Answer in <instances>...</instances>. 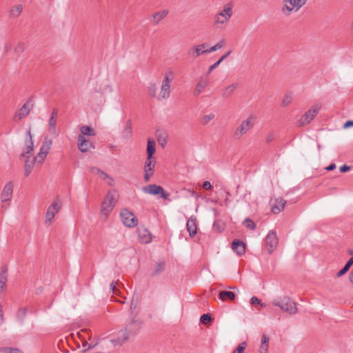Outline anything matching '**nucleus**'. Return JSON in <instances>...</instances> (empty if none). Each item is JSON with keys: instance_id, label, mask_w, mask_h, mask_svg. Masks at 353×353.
<instances>
[{"instance_id": "obj_47", "label": "nucleus", "mask_w": 353, "mask_h": 353, "mask_svg": "<svg viewBox=\"0 0 353 353\" xmlns=\"http://www.w3.org/2000/svg\"><path fill=\"white\" fill-rule=\"evenodd\" d=\"M294 1L296 3V6L300 10L302 7H303L307 3V2L309 0H294Z\"/></svg>"}, {"instance_id": "obj_38", "label": "nucleus", "mask_w": 353, "mask_h": 353, "mask_svg": "<svg viewBox=\"0 0 353 353\" xmlns=\"http://www.w3.org/2000/svg\"><path fill=\"white\" fill-rule=\"evenodd\" d=\"M25 50V44L23 42H18L14 48V53L17 57L20 56Z\"/></svg>"}, {"instance_id": "obj_62", "label": "nucleus", "mask_w": 353, "mask_h": 353, "mask_svg": "<svg viewBox=\"0 0 353 353\" xmlns=\"http://www.w3.org/2000/svg\"><path fill=\"white\" fill-rule=\"evenodd\" d=\"M86 346H88V347L86 348L87 350H89L91 348V345H88L86 341L83 342V347L85 348Z\"/></svg>"}, {"instance_id": "obj_30", "label": "nucleus", "mask_w": 353, "mask_h": 353, "mask_svg": "<svg viewBox=\"0 0 353 353\" xmlns=\"http://www.w3.org/2000/svg\"><path fill=\"white\" fill-rule=\"evenodd\" d=\"M35 164V162L32 159H30L29 156L26 157V160L24 164V174L26 176H28L31 174Z\"/></svg>"}, {"instance_id": "obj_64", "label": "nucleus", "mask_w": 353, "mask_h": 353, "mask_svg": "<svg viewBox=\"0 0 353 353\" xmlns=\"http://www.w3.org/2000/svg\"><path fill=\"white\" fill-rule=\"evenodd\" d=\"M272 140V135H269L267 139H266V142H270Z\"/></svg>"}, {"instance_id": "obj_10", "label": "nucleus", "mask_w": 353, "mask_h": 353, "mask_svg": "<svg viewBox=\"0 0 353 353\" xmlns=\"http://www.w3.org/2000/svg\"><path fill=\"white\" fill-rule=\"evenodd\" d=\"M265 245L269 254H272L276 248L279 243L276 233L274 230H270L265 236Z\"/></svg>"}, {"instance_id": "obj_35", "label": "nucleus", "mask_w": 353, "mask_h": 353, "mask_svg": "<svg viewBox=\"0 0 353 353\" xmlns=\"http://www.w3.org/2000/svg\"><path fill=\"white\" fill-rule=\"evenodd\" d=\"M353 264V257H351L346 263L345 266L336 274L337 277H341L344 275L350 268Z\"/></svg>"}, {"instance_id": "obj_5", "label": "nucleus", "mask_w": 353, "mask_h": 353, "mask_svg": "<svg viewBox=\"0 0 353 353\" xmlns=\"http://www.w3.org/2000/svg\"><path fill=\"white\" fill-rule=\"evenodd\" d=\"M232 14V5L231 3L224 5L223 10L214 16V23L215 25L226 24L230 21Z\"/></svg>"}, {"instance_id": "obj_22", "label": "nucleus", "mask_w": 353, "mask_h": 353, "mask_svg": "<svg viewBox=\"0 0 353 353\" xmlns=\"http://www.w3.org/2000/svg\"><path fill=\"white\" fill-rule=\"evenodd\" d=\"M57 110L54 109L51 113L50 119L48 121L49 132L52 134H57Z\"/></svg>"}, {"instance_id": "obj_40", "label": "nucleus", "mask_w": 353, "mask_h": 353, "mask_svg": "<svg viewBox=\"0 0 353 353\" xmlns=\"http://www.w3.org/2000/svg\"><path fill=\"white\" fill-rule=\"evenodd\" d=\"M244 226L251 230H254L256 228L254 222L250 218H246L243 221Z\"/></svg>"}, {"instance_id": "obj_7", "label": "nucleus", "mask_w": 353, "mask_h": 353, "mask_svg": "<svg viewBox=\"0 0 353 353\" xmlns=\"http://www.w3.org/2000/svg\"><path fill=\"white\" fill-rule=\"evenodd\" d=\"M120 216L122 223L128 228H134L138 224V219L133 212L127 210L123 209L121 211Z\"/></svg>"}, {"instance_id": "obj_46", "label": "nucleus", "mask_w": 353, "mask_h": 353, "mask_svg": "<svg viewBox=\"0 0 353 353\" xmlns=\"http://www.w3.org/2000/svg\"><path fill=\"white\" fill-rule=\"evenodd\" d=\"M246 346H247L246 342H243L238 345V347L234 352L235 353H243Z\"/></svg>"}, {"instance_id": "obj_52", "label": "nucleus", "mask_w": 353, "mask_h": 353, "mask_svg": "<svg viewBox=\"0 0 353 353\" xmlns=\"http://www.w3.org/2000/svg\"><path fill=\"white\" fill-rule=\"evenodd\" d=\"M221 63L218 62V61L216 62H215L214 64H212L210 68H209V70H208V74H210V72H212V71L215 69L216 68H217L219 64Z\"/></svg>"}, {"instance_id": "obj_24", "label": "nucleus", "mask_w": 353, "mask_h": 353, "mask_svg": "<svg viewBox=\"0 0 353 353\" xmlns=\"http://www.w3.org/2000/svg\"><path fill=\"white\" fill-rule=\"evenodd\" d=\"M165 269V263L163 261H159L154 263L152 267L151 276H157L161 274Z\"/></svg>"}, {"instance_id": "obj_25", "label": "nucleus", "mask_w": 353, "mask_h": 353, "mask_svg": "<svg viewBox=\"0 0 353 353\" xmlns=\"http://www.w3.org/2000/svg\"><path fill=\"white\" fill-rule=\"evenodd\" d=\"M90 171L91 173H92L94 174L100 176L101 177L103 178V180H106V179L110 180V182H108L109 185H113L112 184L113 179L110 176H109L107 173H105L104 171H103L102 170H101L98 168H96V167H91L90 168Z\"/></svg>"}, {"instance_id": "obj_15", "label": "nucleus", "mask_w": 353, "mask_h": 353, "mask_svg": "<svg viewBox=\"0 0 353 353\" xmlns=\"http://www.w3.org/2000/svg\"><path fill=\"white\" fill-rule=\"evenodd\" d=\"M24 152L21 153V157H26V154H30L34 150V143L32 141V136L31 130L29 129L26 132V139L25 140V149Z\"/></svg>"}, {"instance_id": "obj_59", "label": "nucleus", "mask_w": 353, "mask_h": 353, "mask_svg": "<svg viewBox=\"0 0 353 353\" xmlns=\"http://www.w3.org/2000/svg\"><path fill=\"white\" fill-rule=\"evenodd\" d=\"M3 312H2V307H1V305L0 304V325L3 323Z\"/></svg>"}, {"instance_id": "obj_20", "label": "nucleus", "mask_w": 353, "mask_h": 353, "mask_svg": "<svg viewBox=\"0 0 353 353\" xmlns=\"http://www.w3.org/2000/svg\"><path fill=\"white\" fill-rule=\"evenodd\" d=\"M196 216H191L187 221L186 228L191 237L194 236L197 233V226L196 224Z\"/></svg>"}, {"instance_id": "obj_32", "label": "nucleus", "mask_w": 353, "mask_h": 353, "mask_svg": "<svg viewBox=\"0 0 353 353\" xmlns=\"http://www.w3.org/2000/svg\"><path fill=\"white\" fill-rule=\"evenodd\" d=\"M156 143L155 142L149 139L148 140V145H147V158L153 159V154L156 151Z\"/></svg>"}, {"instance_id": "obj_43", "label": "nucleus", "mask_w": 353, "mask_h": 353, "mask_svg": "<svg viewBox=\"0 0 353 353\" xmlns=\"http://www.w3.org/2000/svg\"><path fill=\"white\" fill-rule=\"evenodd\" d=\"M292 99V95L290 94H286L282 100V105L283 107L288 106V105L290 104Z\"/></svg>"}, {"instance_id": "obj_44", "label": "nucleus", "mask_w": 353, "mask_h": 353, "mask_svg": "<svg viewBox=\"0 0 353 353\" xmlns=\"http://www.w3.org/2000/svg\"><path fill=\"white\" fill-rule=\"evenodd\" d=\"M212 321V317L210 314H204L200 318V322L203 324H207Z\"/></svg>"}, {"instance_id": "obj_34", "label": "nucleus", "mask_w": 353, "mask_h": 353, "mask_svg": "<svg viewBox=\"0 0 353 353\" xmlns=\"http://www.w3.org/2000/svg\"><path fill=\"white\" fill-rule=\"evenodd\" d=\"M7 282V268H3L0 273V293L4 290Z\"/></svg>"}, {"instance_id": "obj_39", "label": "nucleus", "mask_w": 353, "mask_h": 353, "mask_svg": "<svg viewBox=\"0 0 353 353\" xmlns=\"http://www.w3.org/2000/svg\"><path fill=\"white\" fill-rule=\"evenodd\" d=\"M123 137L125 138H130L132 134V122L130 120H128L126 123V125L125 130H123Z\"/></svg>"}, {"instance_id": "obj_50", "label": "nucleus", "mask_w": 353, "mask_h": 353, "mask_svg": "<svg viewBox=\"0 0 353 353\" xmlns=\"http://www.w3.org/2000/svg\"><path fill=\"white\" fill-rule=\"evenodd\" d=\"M351 167L347 165H343L340 167L339 170L341 172H346L349 170H350Z\"/></svg>"}, {"instance_id": "obj_41", "label": "nucleus", "mask_w": 353, "mask_h": 353, "mask_svg": "<svg viewBox=\"0 0 353 353\" xmlns=\"http://www.w3.org/2000/svg\"><path fill=\"white\" fill-rule=\"evenodd\" d=\"M225 45V41L223 40L220 41L214 46H212L210 48L208 49L209 53L216 51L217 50L221 49Z\"/></svg>"}, {"instance_id": "obj_27", "label": "nucleus", "mask_w": 353, "mask_h": 353, "mask_svg": "<svg viewBox=\"0 0 353 353\" xmlns=\"http://www.w3.org/2000/svg\"><path fill=\"white\" fill-rule=\"evenodd\" d=\"M238 85V83H234L224 88L222 90V97L224 99L229 98L233 94Z\"/></svg>"}, {"instance_id": "obj_23", "label": "nucleus", "mask_w": 353, "mask_h": 353, "mask_svg": "<svg viewBox=\"0 0 353 353\" xmlns=\"http://www.w3.org/2000/svg\"><path fill=\"white\" fill-rule=\"evenodd\" d=\"M232 248L239 256H241L245 254V244L243 241L235 240L232 242Z\"/></svg>"}, {"instance_id": "obj_57", "label": "nucleus", "mask_w": 353, "mask_h": 353, "mask_svg": "<svg viewBox=\"0 0 353 353\" xmlns=\"http://www.w3.org/2000/svg\"><path fill=\"white\" fill-rule=\"evenodd\" d=\"M8 353H22V352L16 348H10Z\"/></svg>"}, {"instance_id": "obj_8", "label": "nucleus", "mask_w": 353, "mask_h": 353, "mask_svg": "<svg viewBox=\"0 0 353 353\" xmlns=\"http://www.w3.org/2000/svg\"><path fill=\"white\" fill-rule=\"evenodd\" d=\"M61 201L59 198L55 199L52 204L48 208L46 214V223L50 225L55 215L61 208Z\"/></svg>"}, {"instance_id": "obj_18", "label": "nucleus", "mask_w": 353, "mask_h": 353, "mask_svg": "<svg viewBox=\"0 0 353 353\" xmlns=\"http://www.w3.org/2000/svg\"><path fill=\"white\" fill-rule=\"evenodd\" d=\"M139 239L143 243H148L152 241V235L150 231L145 228H139L138 229Z\"/></svg>"}, {"instance_id": "obj_17", "label": "nucleus", "mask_w": 353, "mask_h": 353, "mask_svg": "<svg viewBox=\"0 0 353 353\" xmlns=\"http://www.w3.org/2000/svg\"><path fill=\"white\" fill-rule=\"evenodd\" d=\"M32 106L33 105L30 101H27L19 109L18 113L15 115V117L17 118L18 120H21L23 118L26 117L31 111Z\"/></svg>"}, {"instance_id": "obj_16", "label": "nucleus", "mask_w": 353, "mask_h": 353, "mask_svg": "<svg viewBox=\"0 0 353 353\" xmlns=\"http://www.w3.org/2000/svg\"><path fill=\"white\" fill-rule=\"evenodd\" d=\"M169 14V10L167 9L161 10L156 12H154L150 17V23L157 26L159 24L163 19H165Z\"/></svg>"}, {"instance_id": "obj_26", "label": "nucleus", "mask_w": 353, "mask_h": 353, "mask_svg": "<svg viewBox=\"0 0 353 353\" xmlns=\"http://www.w3.org/2000/svg\"><path fill=\"white\" fill-rule=\"evenodd\" d=\"M285 203L286 201L282 198L276 199L272 207V212L274 214H279L283 210Z\"/></svg>"}, {"instance_id": "obj_12", "label": "nucleus", "mask_w": 353, "mask_h": 353, "mask_svg": "<svg viewBox=\"0 0 353 353\" xmlns=\"http://www.w3.org/2000/svg\"><path fill=\"white\" fill-rule=\"evenodd\" d=\"M319 111V108L313 106L311 109L307 110L299 119V123L301 126H304L309 123L316 117Z\"/></svg>"}, {"instance_id": "obj_55", "label": "nucleus", "mask_w": 353, "mask_h": 353, "mask_svg": "<svg viewBox=\"0 0 353 353\" xmlns=\"http://www.w3.org/2000/svg\"><path fill=\"white\" fill-rule=\"evenodd\" d=\"M336 168L335 163H331L330 165H328L325 169L327 171H332L334 170Z\"/></svg>"}, {"instance_id": "obj_3", "label": "nucleus", "mask_w": 353, "mask_h": 353, "mask_svg": "<svg viewBox=\"0 0 353 353\" xmlns=\"http://www.w3.org/2000/svg\"><path fill=\"white\" fill-rule=\"evenodd\" d=\"M118 197L119 194L115 190H111L107 193L101 203V211L103 214L108 216L112 211Z\"/></svg>"}, {"instance_id": "obj_48", "label": "nucleus", "mask_w": 353, "mask_h": 353, "mask_svg": "<svg viewBox=\"0 0 353 353\" xmlns=\"http://www.w3.org/2000/svg\"><path fill=\"white\" fill-rule=\"evenodd\" d=\"M117 282H112L110 284V290H111L112 292L115 295H117L119 292L118 289L117 288Z\"/></svg>"}, {"instance_id": "obj_6", "label": "nucleus", "mask_w": 353, "mask_h": 353, "mask_svg": "<svg viewBox=\"0 0 353 353\" xmlns=\"http://www.w3.org/2000/svg\"><path fill=\"white\" fill-rule=\"evenodd\" d=\"M52 145V141L50 140H47L46 139L43 142L39 152L36 157H34L32 160L35 162V163L39 165H42L44 162L46 158L47 157L48 154L50 150Z\"/></svg>"}, {"instance_id": "obj_45", "label": "nucleus", "mask_w": 353, "mask_h": 353, "mask_svg": "<svg viewBox=\"0 0 353 353\" xmlns=\"http://www.w3.org/2000/svg\"><path fill=\"white\" fill-rule=\"evenodd\" d=\"M214 117L215 116L213 114H206V115L203 116V117L202 119L203 123L204 125L208 124L211 120L214 119Z\"/></svg>"}, {"instance_id": "obj_37", "label": "nucleus", "mask_w": 353, "mask_h": 353, "mask_svg": "<svg viewBox=\"0 0 353 353\" xmlns=\"http://www.w3.org/2000/svg\"><path fill=\"white\" fill-rule=\"evenodd\" d=\"M26 314H27V308L26 307H21L17 310V312L16 313V316H17V319H18V321L21 323H23Z\"/></svg>"}, {"instance_id": "obj_29", "label": "nucleus", "mask_w": 353, "mask_h": 353, "mask_svg": "<svg viewBox=\"0 0 353 353\" xmlns=\"http://www.w3.org/2000/svg\"><path fill=\"white\" fill-rule=\"evenodd\" d=\"M207 85H208V79L205 78L201 77L196 85V88L194 90V94L199 95L201 93H202L204 91L205 88L207 87Z\"/></svg>"}, {"instance_id": "obj_9", "label": "nucleus", "mask_w": 353, "mask_h": 353, "mask_svg": "<svg viewBox=\"0 0 353 353\" xmlns=\"http://www.w3.org/2000/svg\"><path fill=\"white\" fill-rule=\"evenodd\" d=\"M299 11L294 0H283L281 7V13L284 17H289L292 12Z\"/></svg>"}, {"instance_id": "obj_14", "label": "nucleus", "mask_w": 353, "mask_h": 353, "mask_svg": "<svg viewBox=\"0 0 353 353\" xmlns=\"http://www.w3.org/2000/svg\"><path fill=\"white\" fill-rule=\"evenodd\" d=\"M156 161L153 159H146L144 165V180L148 182L154 174Z\"/></svg>"}, {"instance_id": "obj_61", "label": "nucleus", "mask_w": 353, "mask_h": 353, "mask_svg": "<svg viewBox=\"0 0 353 353\" xmlns=\"http://www.w3.org/2000/svg\"><path fill=\"white\" fill-rule=\"evenodd\" d=\"M155 92H156V89H155V88H153L152 89H150V94L152 97H154V96H155Z\"/></svg>"}, {"instance_id": "obj_13", "label": "nucleus", "mask_w": 353, "mask_h": 353, "mask_svg": "<svg viewBox=\"0 0 353 353\" xmlns=\"http://www.w3.org/2000/svg\"><path fill=\"white\" fill-rule=\"evenodd\" d=\"M208 47V44L205 43L193 46L188 51V54L195 59L201 54L209 53L207 49Z\"/></svg>"}, {"instance_id": "obj_28", "label": "nucleus", "mask_w": 353, "mask_h": 353, "mask_svg": "<svg viewBox=\"0 0 353 353\" xmlns=\"http://www.w3.org/2000/svg\"><path fill=\"white\" fill-rule=\"evenodd\" d=\"M23 7L21 4L14 5L9 10V17L11 18H17L20 16L23 11Z\"/></svg>"}, {"instance_id": "obj_63", "label": "nucleus", "mask_w": 353, "mask_h": 353, "mask_svg": "<svg viewBox=\"0 0 353 353\" xmlns=\"http://www.w3.org/2000/svg\"><path fill=\"white\" fill-rule=\"evenodd\" d=\"M133 325H137L139 327V323L135 320H132L130 325L131 326Z\"/></svg>"}, {"instance_id": "obj_1", "label": "nucleus", "mask_w": 353, "mask_h": 353, "mask_svg": "<svg viewBox=\"0 0 353 353\" xmlns=\"http://www.w3.org/2000/svg\"><path fill=\"white\" fill-rule=\"evenodd\" d=\"M272 305L279 307L283 312L290 314H294L297 312L296 304L288 296H283L275 299L272 302Z\"/></svg>"}, {"instance_id": "obj_4", "label": "nucleus", "mask_w": 353, "mask_h": 353, "mask_svg": "<svg viewBox=\"0 0 353 353\" xmlns=\"http://www.w3.org/2000/svg\"><path fill=\"white\" fill-rule=\"evenodd\" d=\"M255 121L256 117L254 115H250L245 120L243 121L234 132V139H240L247 134L254 127Z\"/></svg>"}, {"instance_id": "obj_58", "label": "nucleus", "mask_w": 353, "mask_h": 353, "mask_svg": "<svg viewBox=\"0 0 353 353\" xmlns=\"http://www.w3.org/2000/svg\"><path fill=\"white\" fill-rule=\"evenodd\" d=\"M11 48V44L10 43H7L4 45V51L8 52Z\"/></svg>"}, {"instance_id": "obj_2", "label": "nucleus", "mask_w": 353, "mask_h": 353, "mask_svg": "<svg viewBox=\"0 0 353 353\" xmlns=\"http://www.w3.org/2000/svg\"><path fill=\"white\" fill-rule=\"evenodd\" d=\"M174 78V72L171 70H168L164 74L162 81L161 90L158 96V100L168 99L170 96L171 84Z\"/></svg>"}, {"instance_id": "obj_54", "label": "nucleus", "mask_w": 353, "mask_h": 353, "mask_svg": "<svg viewBox=\"0 0 353 353\" xmlns=\"http://www.w3.org/2000/svg\"><path fill=\"white\" fill-rule=\"evenodd\" d=\"M353 126V121H347L344 124V128H347Z\"/></svg>"}, {"instance_id": "obj_53", "label": "nucleus", "mask_w": 353, "mask_h": 353, "mask_svg": "<svg viewBox=\"0 0 353 353\" xmlns=\"http://www.w3.org/2000/svg\"><path fill=\"white\" fill-rule=\"evenodd\" d=\"M231 53V51L227 52L225 54L222 55L220 59L218 60V62L221 63L223 60H225Z\"/></svg>"}, {"instance_id": "obj_31", "label": "nucleus", "mask_w": 353, "mask_h": 353, "mask_svg": "<svg viewBox=\"0 0 353 353\" xmlns=\"http://www.w3.org/2000/svg\"><path fill=\"white\" fill-rule=\"evenodd\" d=\"M269 337L263 334L261 337V345L259 353H267L269 347Z\"/></svg>"}, {"instance_id": "obj_11", "label": "nucleus", "mask_w": 353, "mask_h": 353, "mask_svg": "<svg viewBox=\"0 0 353 353\" xmlns=\"http://www.w3.org/2000/svg\"><path fill=\"white\" fill-rule=\"evenodd\" d=\"M143 191L146 194L152 195L161 194V197L163 199H167L169 196V194L166 193V192L161 186L157 185L156 184H150L148 186L143 187Z\"/></svg>"}, {"instance_id": "obj_51", "label": "nucleus", "mask_w": 353, "mask_h": 353, "mask_svg": "<svg viewBox=\"0 0 353 353\" xmlns=\"http://www.w3.org/2000/svg\"><path fill=\"white\" fill-rule=\"evenodd\" d=\"M203 188L205 190H209L212 188V185L208 181H205L203 183Z\"/></svg>"}, {"instance_id": "obj_21", "label": "nucleus", "mask_w": 353, "mask_h": 353, "mask_svg": "<svg viewBox=\"0 0 353 353\" xmlns=\"http://www.w3.org/2000/svg\"><path fill=\"white\" fill-rule=\"evenodd\" d=\"M13 192V183L12 182H8L6 183L3 188V190L1 193V201H8L12 198V194Z\"/></svg>"}, {"instance_id": "obj_49", "label": "nucleus", "mask_w": 353, "mask_h": 353, "mask_svg": "<svg viewBox=\"0 0 353 353\" xmlns=\"http://www.w3.org/2000/svg\"><path fill=\"white\" fill-rule=\"evenodd\" d=\"M250 303L252 305H259L261 301L256 296H252L250 299Z\"/></svg>"}, {"instance_id": "obj_42", "label": "nucleus", "mask_w": 353, "mask_h": 353, "mask_svg": "<svg viewBox=\"0 0 353 353\" xmlns=\"http://www.w3.org/2000/svg\"><path fill=\"white\" fill-rule=\"evenodd\" d=\"M128 329V327L125 328V331L123 333V338L122 339L112 340V342L115 345L119 344V345H121L125 341H126L128 339V334L126 333Z\"/></svg>"}, {"instance_id": "obj_36", "label": "nucleus", "mask_w": 353, "mask_h": 353, "mask_svg": "<svg viewBox=\"0 0 353 353\" xmlns=\"http://www.w3.org/2000/svg\"><path fill=\"white\" fill-rule=\"evenodd\" d=\"M80 130H81V135L83 136V137L85 135H88V136H94L95 135V132H94V130H93V128L88 125L81 126Z\"/></svg>"}, {"instance_id": "obj_19", "label": "nucleus", "mask_w": 353, "mask_h": 353, "mask_svg": "<svg viewBox=\"0 0 353 353\" xmlns=\"http://www.w3.org/2000/svg\"><path fill=\"white\" fill-rule=\"evenodd\" d=\"M92 143L88 139L85 138V137L79 135L78 137V148L82 152H87L91 147H92Z\"/></svg>"}, {"instance_id": "obj_33", "label": "nucleus", "mask_w": 353, "mask_h": 353, "mask_svg": "<svg viewBox=\"0 0 353 353\" xmlns=\"http://www.w3.org/2000/svg\"><path fill=\"white\" fill-rule=\"evenodd\" d=\"M235 296L234 293L231 291L223 290L220 292L219 294V299L223 301H225L227 300L233 301L234 300Z\"/></svg>"}, {"instance_id": "obj_56", "label": "nucleus", "mask_w": 353, "mask_h": 353, "mask_svg": "<svg viewBox=\"0 0 353 353\" xmlns=\"http://www.w3.org/2000/svg\"><path fill=\"white\" fill-rule=\"evenodd\" d=\"M137 307V301H134V299H132V301H131V305H130V308L132 310H134Z\"/></svg>"}, {"instance_id": "obj_60", "label": "nucleus", "mask_w": 353, "mask_h": 353, "mask_svg": "<svg viewBox=\"0 0 353 353\" xmlns=\"http://www.w3.org/2000/svg\"><path fill=\"white\" fill-rule=\"evenodd\" d=\"M349 279H350V282L351 283H353V268H352V270H351V272L350 273Z\"/></svg>"}]
</instances>
